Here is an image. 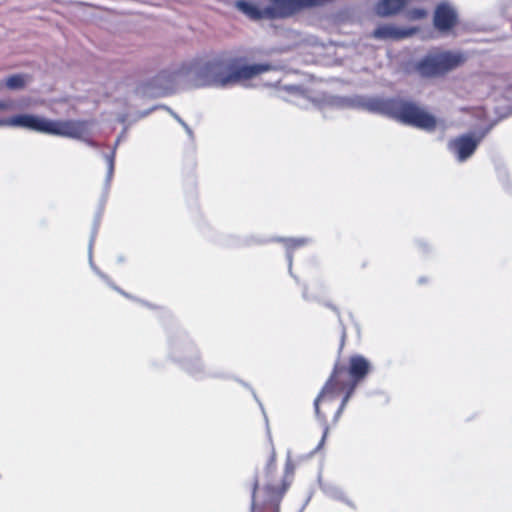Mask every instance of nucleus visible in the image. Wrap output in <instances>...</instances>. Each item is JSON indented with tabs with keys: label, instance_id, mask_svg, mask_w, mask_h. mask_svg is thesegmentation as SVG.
I'll return each mask as SVG.
<instances>
[{
	"label": "nucleus",
	"instance_id": "nucleus-1",
	"mask_svg": "<svg viewBox=\"0 0 512 512\" xmlns=\"http://www.w3.org/2000/svg\"><path fill=\"white\" fill-rule=\"evenodd\" d=\"M268 64L241 65L238 58L220 55L184 64L175 74L191 87H229L270 70Z\"/></svg>",
	"mask_w": 512,
	"mask_h": 512
},
{
	"label": "nucleus",
	"instance_id": "nucleus-2",
	"mask_svg": "<svg viewBox=\"0 0 512 512\" xmlns=\"http://www.w3.org/2000/svg\"><path fill=\"white\" fill-rule=\"evenodd\" d=\"M237 0L235 7L251 19H275L292 15L303 7L316 5L320 0Z\"/></svg>",
	"mask_w": 512,
	"mask_h": 512
},
{
	"label": "nucleus",
	"instance_id": "nucleus-3",
	"mask_svg": "<svg viewBox=\"0 0 512 512\" xmlns=\"http://www.w3.org/2000/svg\"><path fill=\"white\" fill-rule=\"evenodd\" d=\"M466 59L460 51L433 50L416 64V70L424 77H441L462 66Z\"/></svg>",
	"mask_w": 512,
	"mask_h": 512
},
{
	"label": "nucleus",
	"instance_id": "nucleus-4",
	"mask_svg": "<svg viewBox=\"0 0 512 512\" xmlns=\"http://www.w3.org/2000/svg\"><path fill=\"white\" fill-rule=\"evenodd\" d=\"M388 113L396 120L415 126L420 129L431 131L436 126L435 118L424 109L408 102L394 101L389 103Z\"/></svg>",
	"mask_w": 512,
	"mask_h": 512
},
{
	"label": "nucleus",
	"instance_id": "nucleus-5",
	"mask_svg": "<svg viewBox=\"0 0 512 512\" xmlns=\"http://www.w3.org/2000/svg\"><path fill=\"white\" fill-rule=\"evenodd\" d=\"M91 123L83 120H52L49 121L48 135L83 139L89 135Z\"/></svg>",
	"mask_w": 512,
	"mask_h": 512
},
{
	"label": "nucleus",
	"instance_id": "nucleus-6",
	"mask_svg": "<svg viewBox=\"0 0 512 512\" xmlns=\"http://www.w3.org/2000/svg\"><path fill=\"white\" fill-rule=\"evenodd\" d=\"M49 121L50 119L39 115L19 114L10 118L1 119L0 126L18 127L42 134H48Z\"/></svg>",
	"mask_w": 512,
	"mask_h": 512
},
{
	"label": "nucleus",
	"instance_id": "nucleus-7",
	"mask_svg": "<svg viewBox=\"0 0 512 512\" xmlns=\"http://www.w3.org/2000/svg\"><path fill=\"white\" fill-rule=\"evenodd\" d=\"M483 137L484 134L478 136L472 134L462 135L451 140L448 148L457 157L458 161L463 162L472 156Z\"/></svg>",
	"mask_w": 512,
	"mask_h": 512
},
{
	"label": "nucleus",
	"instance_id": "nucleus-8",
	"mask_svg": "<svg viewBox=\"0 0 512 512\" xmlns=\"http://www.w3.org/2000/svg\"><path fill=\"white\" fill-rule=\"evenodd\" d=\"M457 21L456 11L447 3L440 4L434 13V25L442 32L450 30Z\"/></svg>",
	"mask_w": 512,
	"mask_h": 512
},
{
	"label": "nucleus",
	"instance_id": "nucleus-9",
	"mask_svg": "<svg viewBox=\"0 0 512 512\" xmlns=\"http://www.w3.org/2000/svg\"><path fill=\"white\" fill-rule=\"evenodd\" d=\"M415 32V28H400L395 25L386 24L377 27L372 35L379 40H400L413 35Z\"/></svg>",
	"mask_w": 512,
	"mask_h": 512
},
{
	"label": "nucleus",
	"instance_id": "nucleus-10",
	"mask_svg": "<svg viewBox=\"0 0 512 512\" xmlns=\"http://www.w3.org/2000/svg\"><path fill=\"white\" fill-rule=\"evenodd\" d=\"M336 368L334 369L333 374L331 375L330 379L326 382L325 386L323 387L321 393L314 401V407H315V414L318 419L325 420L324 415L320 413L319 409V403L320 401L328 400L332 401L334 400L338 395V385L334 380L335 374H336Z\"/></svg>",
	"mask_w": 512,
	"mask_h": 512
},
{
	"label": "nucleus",
	"instance_id": "nucleus-11",
	"mask_svg": "<svg viewBox=\"0 0 512 512\" xmlns=\"http://www.w3.org/2000/svg\"><path fill=\"white\" fill-rule=\"evenodd\" d=\"M370 363L361 355H355L350 358L349 374L355 382L363 379L369 372Z\"/></svg>",
	"mask_w": 512,
	"mask_h": 512
},
{
	"label": "nucleus",
	"instance_id": "nucleus-12",
	"mask_svg": "<svg viewBox=\"0 0 512 512\" xmlns=\"http://www.w3.org/2000/svg\"><path fill=\"white\" fill-rule=\"evenodd\" d=\"M407 5V0H379L375 11L379 16L387 17L400 12Z\"/></svg>",
	"mask_w": 512,
	"mask_h": 512
},
{
	"label": "nucleus",
	"instance_id": "nucleus-13",
	"mask_svg": "<svg viewBox=\"0 0 512 512\" xmlns=\"http://www.w3.org/2000/svg\"><path fill=\"white\" fill-rule=\"evenodd\" d=\"M27 77L21 74L9 76L6 81V87L10 90H19L25 87Z\"/></svg>",
	"mask_w": 512,
	"mask_h": 512
},
{
	"label": "nucleus",
	"instance_id": "nucleus-14",
	"mask_svg": "<svg viewBox=\"0 0 512 512\" xmlns=\"http://www.w3.org/2000/svg\"><path fill=\"white\" fill-rule=\"evenodd\" d=\"M118 143H119V139H117L112 152L110 154H106L104 156V158H105V160L107 162V166H108L107 176H106V182L107 183H109L111 181L112 177H113L114 163H115V150H116V146L118 145Z\"/></svg>",
	"mask_w": 512,
	"mask_h": 512
},
{
	"label": "nucleus",
	"instance_id": "nucleus-15",
	"mask_svg": "<svg viewBox=\"0 0 512 512\" xmlns=\"http://www.w3.org/2000/svg\"><path fill=\"white\" fill-rule=\"evenodd\" d=\"M287 90L288 91H291L294 95H295V98L296 99H291V101H293L294 103H296L297 105H302V106H306L303 102L307 101V98L306 96L304 95V93L302 91H300L297 87L295 86H290V87H287Z\"/></svg>",
	"mask_w": 512,
	"mask_h": 512
},
{
	"label": "nucleus",
	"instance_id": "nucleus-16",
	"mask_svg": "<svg viewBox=\"0 0 512 512\" xmlns=\"http://www.w3.org/2000/svg\"><path fill=\"white\" fill-rule=\"evenodd\" d=\"M427 12L424 9H413L407 12V17L410 20H418L426 17Z\"/></svg>",
	"mask_w": 512,
	"mask_h": 512
},
{
	"label": "nucleus",
	"instance_id": "nucleus-17",
	"mask_svg": "<svg viewBox=\"0 0 512 512\" xmlns=\"http://www.w3.org/2000/svg\"><path fill=\"white\" fill-rule=\"evenodd\" d=\"M284 241H285L286 248L288 250L291 249V248L302 246V245H304L306 243V240L304 238L286 239Z\"/></svg>",
	"mask_w": 512,
	"mask_h": 512
},
{
	"label": "nucleus",
	"instance_id": "nucleus-18",
	"mask_svg": "<svg viewBox=\"0 0 512 512\" xmlns=\"http://www.w3.org/2000/svg\"><path fill=\"white\" fill-rule=\"evenodd\" d=\"M171 115L182 125V127L185 129L186 133L192 137L193 133L190 127L174 112L170 111Z\"/></svg>",
	"mask_w": 512,
	"mask_h": 512
},
{
	"label": "nucleus",
	"instance_id": "nucleus-19",
	"mask_svg": "<svg viewBox=\"0 0 512 512\" xmlns=\"http://www.w3.org/2000/svg\"><path fill=\"white\" fill-rule=\"evenodd\" d=\"M349 399H350V398H349V395H345V397L343 398L342 403H341V405H340V407H339L338 411L336 412V415H335V419H336V420L340 417V415H341V413L343 412V410H344V408H345V406H346L347 402L349 401Z\"/></svg>",
	"mask_w": 512,
	"mask_h": 512
},
{
	"label": "nucleus",
	"instance_id": "nucleus-20",
	"mask_svg": "<svg viewBox=\"0 0 512 512\" xmlns=\"http://www.w3.org/2000/svg\"><path fill=\"white\" fill-rule=\"evenodd\" d=\"M257 487H258V482H257V481H255V482H254V485H253V492H252L251 512H256V508H255V496H256Z\"/></svg>",
	"mask_w": 512,
	"mask_h": 512
},
{
	"label": "nucleus",
	"instance_id": "nucleus-21",
	"mask_svg": "<svg viewBox=\"0 0 512 512\" xmlns=\"http://www.w3.org/2000/svg\"><path fill=\"white\" fill-rule=\"evenodd\" d=\"M368 109L373 110V111L378 110L379 109L378 103L377 102H370L368 104Z\"/></svg>",
	"mask_w": 512,
	"mask_h": 512
},
{
	"label": "nucleus",
	"instance_id": "nucleus-22",
	"mask_svg": "<svg viewBox=\"0 0 512 512\" xmlns=\"http://www.w3.org/2000/svg\"><path fill=\"white\" fill-rule=\"evenodd\" d=\"M10 108V104L4 101H0V111L7 110Z\"/></svg>",
	"mask_w": 512,
	"mask_h": 512
},
{
	"label": "nucleus",
	"instance_id": "nucleus-23",
	"mask_svg": "<svg viewBox=\"0 0 512 512\" xmlns=\"http://www.w3.org/2000/svg\"><path fill=\"white\" fill-rule=\"evenodd\" d=\"M94 236H92L89 244V257H90V264H92V256H91V250H92V242H93ZM93 267V265H91Z\"/></svg>",
	"mask_w": 512,
	"mask_h": 512
},
{
	"label": "nucleus",
	"instance_id": "nucleus-24",
	"mask_svg": "<svg viewBox=\"0 0 512 512\" xmlns=\"http://www.w3.org/2000/svg\"><path fill=\"white\" fill-rule=\"evenodd\" d=\"M356 383H357V382H355V381H354V384L350 387V389H349V390H348V392L346 393V395H349V398H350V397L352 396V394H353V391H354V389H355Z\"/></svg>",
	"mask_w": 512,
	"mask_h": 512
},
{
	"label": "nucleus",
	"instance_id": "nucleus-25",
	"mask_svg": "<svg viewBox=\"0 0 512 512\" xmlns=\"http://www.w3.org/2000/svg\"><path fill=\"white\" fill-rule=\"evenodd\" d=\"M274 462H275V455L273 454V455L271 456L270 462H269V464H268V468H269V469H270L271 467H273V466H274Z\"/></svg>",
	"mask_w": 512,
	"mask_h": 512
},
{
	"label": "nucleus",
	"instance_id": "nucleus-26",
	"mask_svg": "<svg viewBox=\"0 0 512 512\" xmlns=\"http://www.w3.org/2000/svg\"><path fill=\"white\" fill-rule=\"evenodd\" d=\"M327 433H328V427H325V430H324V435H323V437H322V440H321V443H320V445H322V444H323V442H324V439H325V437L327 436Z\"/></svg>",
	"mask_w": 512,
	"mask_h": 512
},
{
	"label": "nucleus",
	"instance_id": "nucleus-27",
	"mask_svg": "<svg viewBox=\"0 0 512 512\" xmlns=\"http://www.w3.org/2000/svg\"><path fill=\"white\" fill-rule=\"evenodd\" d=\"M287 258H288V262H289V268L291 269V266H292V256H291V254L289 252L287 254Z\"/></svg>",
	"mask_w": 512,
	"mask_h": 512
}]
</instances>
